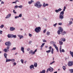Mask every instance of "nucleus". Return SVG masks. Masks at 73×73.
I'll return each instance as SVG.
<instances>
[{
  "instance_id": "1",
  "label": "nucleus",
  "mask_w": 73,
  "mask_h": 73,
  "mask_svg": "<svg viewBox=\"0 0 73 73\" xmlns=\"http://www.w3.org/2000/svg\"><path fill=\"white\" fill-rule=\"evenodd\" d=\"M34 5L37 8H41L42 5L40 1H37L34 4Z\"/></svg>"
},
{
  "instance_id": "2",
  "label": "nucleus",
  "mask_w": 73,
  "mask_h": 73,
  "mask_svg": "<svg viewBox=\"0 0 73 73\" xmlns=\"http://www.w3.org/2000/svg\"><path fill=\"white\" fill-rule=\"evenodd\" d=\"M35 31L36 33H39L41 31V27H36L35 29Z\"/></svg>"
},
{
  "instance_id": "3",
  "label": "nucleus",
  "mask_w": 73,
  "mask_h": 73,
  "mask_svg": "<svg viewBox=\"0 0 73 73\" xmlns=\"http://www.w3.org/2000/svg\"><path fill=\"white\" fill-rule=\"evenodd\" d=\"M73 63L72 61H69L68 62V65L69 66H72L73 65Z\"/></svg>"
},
{
  "instance_id": "4",
  "label": "nucleus",
  "mask_w": 73,
  "mask_h": 73,
  "mask_svg": "<svg viewBox=\"0 0 73 73\" xmlns=\"http://www.w3.org/2000/svg\"><path fill=\"white\" fill-rule=\"evenodd\" d=\"M11 42L9 41H8L5 43V45L6 46H11Z\"/></svg>"
},
{
  "instance_id": "5",
  "label": "nucleus",
  "mask_w": 73,
  "mask_h": 73,
  "mask_svg": "<svg viewBox=\"0 0 73 73\" xmlns=\"http://www.w3.org/2000/svg\"><path fill=\"white\" fill-rule=\"evenodd\" d=\"M15 30V28L13 27H10V31H13Z\"/></svg>"
},
{
  "instance_id": "6",
  "label": "nucleus",
  "mask_w": 73,
  "mask_h": 73,
  "mask_svg": "<svg viewBox=\"0 0 73 73\" xmlns=\"http://www.w3.org/2000/svg\"><path fill=\"white\" fill-rule=\"evenodd\" d=\"M21 50L22 52L23 53H24V47L23 46H22L21 48Z\"/></svg>"
},
{
  "instance_id": "7",
  "label": "nucleus",
  "mask_w": 73,
  "mask_h": 73,
  "mask_svg": "<svg viewBox=\"0 0 73 73\" xmlns=\"http://www.w3.org/2000/svg\"><path fill=\"white\" fill-rule=\"evenodd\" d=\"M59 19L60 20H62L64 19V15H59Z\"/></svg>"
},
{
  "instance_id": "8",
  "label": "nucleus",
  "mask_w": 73,
  "mask_h": 73,
  "mask_svg": "<svg viewBox=\"0 0 73 73\" xmlns=\"http://www.w3.org/2000/svg\"><path fill=\"white\" fill-rule=\"evenodd\" d=\"M11 14H9L7 15L5 17V19H9L11 17Z\"/></svg>"
},
{
  "instance_id": "9",
  "label": "nucleus",
  "mask_w": 73,
  "mask_h": 73,
  "mask_svg": "<svg viewBox=\"0 0 73 73\" xmlns=\"http://www.w3.org/2000/svg\"><path fill=\"white\" fill-rule=\"evenodd\" d=\"M18 37H19V39H20V40H21V38H24V36L22 35H18Z\"/></svg>"
},
{
  "instance_id": "10",
  "label": "nucleus",
  "mask_w": 73,
  "mask_h": 73,
  "mask_svg": "<svg viewBox=\"0 0 73 73\" xmlns=\"http://www.w3.org/2000/svg\"><path fill=\"white\" fill-rule=\"evenodd\" d=\"M29 68L30 69H32V68L33 69H35V68L34 67V65H31L29 66Z\"/></svg>"
},
{
  "instance_id": "11",
  "label": "nucleus",
  "mask_w": 73,
  "mask_h": 73,
  "mask_svg": "<svg viewBox=\"0 0 73 73\" xmlns=\"http://www.w3.org/2000/svg\"><path fill=\"white\" fill-rule=\"evenodd\" d=\"M59 31L60 32H63V29L61 27H59Z\"/></svg>"
},
{
  "instance_id": "12",
  "label": "nucleus",
  "mask_w": 73,
  "mask_h": 73,
  "mask_svg": "<svg viewBox=\"0 0 73 73\" xmlns=\"http://www.w3.org/2000/svg\"><path fill=\"white\" fill-rule=\"evenodd\" d=\"M64 11H61L60 14V15H61L62 16H64Z\"/></svg>"
},
{
  "instance_id": "13",
  "label": "nucleus",
  "mask_w": 73,
  "mask_h": 73,
  "mask_svg": "<svg viewBox=\"0 0 73 73\" xmlns=\"http://www.w3.org/2000/svg\"><path fill=\"white\" fill-rule=\"evenodd\" d=\"M32 3H34V1H33V0H31V1H28V4H32Z\"/></svg>"
},
{
  "instance_id": "14",
  "label": "nucleus",
  "mask_w": 73,
  "mask_h": 73,
  "mask_svg": "<svg viewBox=\"0 0 73 73\" xmlns=\"http://www.w3.org/2000/svg\"><path fill=\"white\" fill-rule=\"evenodd\" d=\"M50 67V68H49L48 69H50V70H49V71H50V72H53V68L51 67Z\"/></svg>"
},
{
  "instance_id": "15",
  "label": "nucleus",
  "mask_w": 73,
  "mask_h": 73,
  "mask_svg": "<svg viewBox=\"0 0 73 73\" xmlns=\"http://www.w3.org/2000/svg\"><path fill=\"white\" fill-rule=\"evenodd\" d=\"M6 62H9V61H11V59H8L7 58L6 59Z\"/></svg>"
},
{
  "instance_id": "16",
  "label": "nucleus",
  "mask_w": 73,
  "mask_h": 73,
  "mask_svg": "<svg viewBox=\"0 0 73 73\" xmlns=\"http://www.w3.org/2000/svg\"><path fill=\"white\" fill-rule=\"evenodd\" d=\"M33 51L32 50H30L29 52V54H31L32 55H33V54H33Z\"/></svg>"
},
{
  "instance_id": "17",
  "label": "nucleus",
  "mask_w": 73,
  "mask_h": 73,
  "mask_svg": "<svg viewBox=\"0 0 73 73\" xmlns=\"http://www.w3.org/2000/svg\"><path fill=\"white\" fill-rule=\"evenodd\" d=\"M60 40L62 41H63V42H65V38H61Z\"/></svg>"
},
{
  "instance_id": "18",
  "label": "nucleus",
  "mask_w": 73,
  "mask_h": 73,
  "mask_svg": "<svg viewBox=\"0 0 73 73\" xmlns=\"http://www.w3.org/2000/svg\"><path fill=\"white\" fill-rule=\"evenodd\" d=\"M4 56L5 57V58H7V56H8V54H6V53H4Z\"/></svg>"
},
{
  "instance_id": "19",
  "label": "nucleus",
  "mask_w": 73,
  "mask_h": 73,
  "mask_svg": "<svg viewBox=\"0 0 73 73\" xmlns=\"http://www.w3.org/2000/svg\"><path fill=\"white\" fill-rule=\"evenodd\" d=\"M11 37L12 38H16V35H14L13 34H12Z\"/></svg>"
},
{
  "instance_id": "20",
  "label": "nucleus",
  "mask_w": 73,
  "mask_h": 73,
  "mask_svg": "<svg viewBox=\"0 0 73 73\" xmlns=\"http://www.w3.org/2000/svg\"><path fill=\"white\" fill-rule=\"evenodd\" d=\"M12 34H9L7 35V37L8 38H11V37H12Z\"/></svg>"
},
{
  "instance_id": "21",
  "label": "nucleus",
  "mask_w": 73,
  "mask_h": 73,
  "mask_svg": "<svg viewBox=\"0 0 73 73\" xmlns=\"http://www.w3.org/2000/svg\"><path fill=\"white\" fill-rule=\"evenodd\" d=\"M10 46H7V51L8 52L9 51V49L10 48Z\"/></svg>"
},
{
  "instance_id": "22",
  "label": "nucleus",
  "mask_w": 73,
  "mask_h": 73,
  "mask_svg": "<svg viewBox=\"0 0 73 73\" xmlns=\"http://www.w3.org/2000/svg\"><path fill=\"white\" fill-rule=\"evenodd\" d=\"M59 44L60 45H62L63 44V42L59 41Z\"/></svg>"
},
{
  "instance_id": "23",
  "label": "nucleus",
  "mask_w": 73,
  "mask_h": 73,
  "mask_svg": "<svg viewBox=\"0 0 73 73\" xmlns=\"http://www.w3.org/2000/svg\"><path fill=\"white\" fill-rule=\"evenodd\" d=\"M39 73H45V70H43L42 71H40Z\"/></svg>"
},
{
  "instance_id": "24",
  "label": "nucleus",
  "mask_w": 73,
  "mask_h": 73,
  "mask_svg": "<svg viewBox=\"0 0 73 73\" xmlns=\"http://www.w3.org/2000/svg\"><path fill=\"white\" fill-rule=\"evenodd\" d=\"M62 47L61 46H60V53H62Z\"/></svg>"
},
{
  "instance_id": "25",
  "label": "nucleus",
  "mask_w": 73,
  "mask_h": 73,
  "mask_svg": "<svg viewBox=\"0 0 73 73\" xmlns=\"http://www.w3.org/2000/svg\"><path fill=\"white\" fill-rule=\"evenodd\" d=\"M11 61H12V62H15V59H11Z\"/></svg>"
},
{
  "instance_id": "26",
  "label": "nucleus",
  "mask_w": 73,
  "mask_h": 73,
  "mask_svg": "<svg viewBox=\"0 0 73 73\" xmlns=\"http://www.w3.org/2000/svg\"><path fill=\"white\" fill-rule=\"evenodd\" d=\"M50 32L47 31L46 32V35H50Z\"/></svg>"
},
{
  "instance_id": "27",
  "label": "nucleus",
  "mask_w": 73,
  "mask_h": 73,
  "mask_svg": "<svg viewBox=\"0 0 73 73\" xmlns=\"http://www.w3.org/2000/svg\"><path fill=\"white\" fill-rule=\"evenodd\" d=\"M34 66L35 67H37V64L36 63H35Z\"/></svg>"
},
{
  "instance_id": "28",
  "label": "nucleus",
  "mask_w": 73,
  "mask_h": 73,
  "mask_svg": "<svg viewBox=\"0 0 73 73\" xmlns=\"http://www.w3.org/2000/svg\"><path fill=\"white\" fill-rule=\"evenodd\" d=\"M45 43H43L40 46V48H42L43 46H44V45H45Z\"/></svg>"
},
{
  "instance_id": "29",
  "label": "nucleus",
  "mask_w": 73,
  "mask_h": 73,
  "mask_svg": "<svg viewBox=\"0 0 73 73\" xmlns=\"http://www.w3.org/2000/svg\"><path fill=\"white\" fill-rule=\"evenodd\" d=\"M51 52V50H48L46 51V53H50Z\"/></svg>"
},
{
  "instance_id": "30",
  "label": "nucleus",
  "mask_w": 73,
  "mask_h": 73,
  "mask_svg": "<svg viewBox=\"0 0 73 73\" xmlns=\"http://www.w3.org/2000/svg\"><path fill=\"white\" fill-rule=\"evenodd\" d=\"M66 9V6H64L63 11H65V9Z\"/></svg>"
},
{
  "instance_id": "31",
  "label": "nucleus",
  "mask_w": 73,
  "mask_h": 73,
  "mask_svg": "<svg viewBox=\"0 0 73 73\" xmlns=\"http://www.w3.org/2000/svg\"><path fill=\"white\" fill-rule=\"evenodd\" d=\"M66 32L65 31H64L62 33V35H65V34H66Z\"/></svg>"
},
{
  "instance_id": "32",
  "label": "nucleus",
  "mask_w": 73,
  "mask_h": 73,
  "mask_svg": "<svg viewBox=\"0 0 73 73\" xmlns=\"http://www.w3.org/2000/svg\"><path fill=\"white\" fill-rule=\"evenodd\" d=\"M23 7V6L22 5H21L19 6H18V7L19 8H22Z\"/></svg>"
},
{
  "instance_id": "33",
  "label": "nucleus",
  "mask_w": 73,
  "mask_h": 73,
  "mask_svg": "<svg viewBox=\"0 0 73 73\" xmlns=\"http://www.w3.org/2000/svg\"><path fill=\"white\" fill-rule=\"evenodd\" d=\"M4 25H1L0 26V27L1 29H2L4 27Z\"/></svg>"
},
{
  "instance_id": "34",
  "label": "nucleus",
  "mask_w": 73,
  "mask_h": 73,
  "mask_svg": "<svg viewBox=\"0 0 73 73\" xmlns=\"http://www.w3.org/2000/svg\"><path fill=\"white\" fill-rule=\"evenodd\" d=\"M45 4H46L45 3V2H44V3H43L42 6H43V8H44L45 6Z\"/></svg>"
},
{
  "instance_id": "35",
  "label": "nucleus",
  "mask_w": 73,
  "mask_h": 73,
  "mask_svg": "<svg viewBox=\"0 0 73 73\" xmlns=\"http://www.w3.org/2000/svg\"><path fill=\"white\" fill-rule=\"evenodd\" d=\"M16 48L13 47L12 49H11V50H16Z\"/></svg>"
},
{
  "instance_id": "36",
  "label": "nucleus",
  "mask_w": 73,
  "mask_h": 73,
  "mask_svg": "<svg viewBox=\"0 0 73 73\" xmlns=\"http://www.w3.org/2000/svg\"><path fill=\"white\" fill-rule=\"evenodd\" d=\"M3 51H4V52H8L7 51V48H4L3 49Z\"/></svg>"
},
{
  "instance_id": "37",
  "label": "nucleus",
  "mask_w": 73,
  "mask_h": 73,
  "mask_svg": "<svg viewBox=\"0 0 73 73\" xmlns=\"http://www.w3.org/2000/svg\"><path fill=\"white\" fill-rule=\"evenodd\" d=\"M54 51L53 48H52L51 50V53L52 54H53V51Z\"/></svg>"
},
{
  "instance_id": "38",
  "label": "nucleus",
  "mask_w": 73,
  "mask_h": 73,
  "mask_svg": "<svg viewBox=\"0 0 73 73\" xmlns=\"http://www.w3.org/2000/svg\"><path fill=\"white\" fill-rule=\"evenodd\" d=\"M20 61L21 62L22 64H23L24 63V60L21 59Z\"/></svg>"
},
{
  "instance_id": "39",
  "label": "nucleus",
  "mask_w": 73,
  "mask_h": 73,
  "mask_svg": "<svg viewBox=\"0 0 73 73\" xmlns=\"http://www.w3.org/2000/svg\"><path fill=\"white\" fill-rule=\"evenodd\" d=\"M37 52V49H35V51L33 52V54H35V52Z\"/></svg>"
},
{
  "instance_id": "40",
  "label": "nucleus",
  "mask_w": 73,
  "mask_h": 73,
  "mask_svg": "<svg viewBox=\"0 0 73 73\" xmlns=\"http://www.w3.org/2000/svg\"><path fill=\"white\" fill-rule=\"evenodd\" d=\"M62 68L64 70H65V69H66V67L64 66H63L62 67Z\"/></svg>"
},
{
  "instance_id": "41",
  "label": "nucleus",
  "mask_w": 73,
  "mask_h": 73,
  "mask_svg": "<svg viewBox=\"0 0 73 73\" xmlns=\"http://www.w3.org/2000/svg\"><path fill=\"white\" fill-rule=\"evenodd\" d=\"M50 44H54L55 42H54V41H52L50 42Z\"/></svg>"
},
{
  "instance_id": "42",
  "label": "nucleus",
  "mask_w": 73,
  "mask_h": 73,
  "mask_svg": "<svg viewBox=\"0 0 73 73\" xmlns=\"http://www.w3.org/2000/svg\"><path fill=\"white\" fill-rule=\"evenodd\" d=\"M54 62H55V61H53L52 62L50 63V65H52V64H54Z\"/></svg>"
},
{
  "instance_id": "43",
  "label": "nucleus",
  "mask_w": 73,
  "mask_h": 73,
  "mask_svg": "<svg viewBox=\"0 0 73 73\" xmlns=\"http://www.w3.org/2000/svg\"><path fill=\"white\" fill-rule=\"evenodd\" d=\"M58 11L59 12H60L61 11H62V9H61L60 8H59L58 9Z\"/></svg>"
},
{
  "instance_id": "44",
  "label": "nucleus",
  "mask_w": 73,
  "mask_h": 73,
  "mask_svg": "<svg viewBox=\"0 0 73 73\" xmlns=\"http://www.w3.org/2000/svg\"><path fill=\"white\" fill-rule=\"evenodd\" d=\"M29 37H31L32 36V35L30 33L29 34Z\"/></svg>"
},
{
  "instance_id": "45",
  "label": "nucleus",
  "mask_w": 73,
  "mask_h": 73,
  "mask_svg": "<svg viewBox=\"0 0 73 73\" xmlns=\"http://www.w3.org/2000/svg\"><path fill=\"white\" fill-rule=\"evenodd\" d=\"M71 73H73V69H70L69 70Z\"/></svg>"
},
{
  "instance_id": "46",
  "label": "nucleus",
  "mask_w": 73,
  "mask_h": 73,
  "mask_svg": "<svg viewBox=\"0 0 73 73\" xmlns=\"http://www.w3.org/2000/svg\"><path fill=\"white\" fill-rule=\"evenodd\" d=\"M55 12H56V13H58V12H59V11H58V9L55 10Z\"/></svg>"
},
{
  "instance_id": "47",
  "label": "nucleus",
  "mask_w": 73,
  "mask_h": 73,
  "mask_svg": "<svg viewBox=\"0 0 73 73\" xmlns=\"http://www.w3.org/2000/svg\"><path fill=\"white\" fill-rule=\"evenodd\" d=\"M53 46L55 48H57V46L55 44H53Z\"/></svg>"
},
{
  "instance_id": "48",
  "label": "nucleus",
  "mask_w": 73,
  "mask_h": 73,
  "mask_svg": "<svg viewBox=\"0 0 73 73\" xmlns=\"http://www.w3.org/2000/svg\"><path fill=\"white\" fill-rule=\"evenodd\" d=\"M69 25H71L73 23L72 21H69Z\"/></svg>"
},
{
  "instance_id": "49",
  "label": "nucleus",
  "mask_w": 73,
  "mask_h": 73,
  "mask_svg": "<svg viewBox=\"0 0 73 73\" xmlns=\"http://www.w3.org/2000/svg\"><path fill=\"white\" fill-rule=\"evenodd\" d=\"M19 17H22V14H21L19 15L18 16Z\"/></svg>"
},
{
  "instance_id": "50",
  "label": "nucleus",
  "mask_w": 73,
  "mask_h": 73,
  "mask_svg": "<svg viewBox=\"0 0 73 73\" xmlns=\"http://www.w3.org/2000/svg\"><path fill=\"white\" fill-rule=\"evenodd\" d=\"M58 35H60V31L58 30L57 32Z\"/></svg>"
},
{
  "instance_id": "51",
  "label": "nucleus",
  "mask_w": 73,
  "mask_h": 73,
  "mask_svg": "<svg viewBox=\"0 0 73 73\" xmlns=\"http://www.w3.org/2000/svg\"><path fill=\"white\" fill-rule=\"evenodd\" d=\"M58 25H62V23H58Z\"/></svg>"
},
{
  "instance_id": "52",
  "label": "nucleus",
  "mask_w": 73,
  "mask_h": 73,
  "mask_svg": "<svg viewBox=\"0 0 73 73\" xmlns=\"http://www.w3.org/2000/svg\"><path fill=\"white\" fill-rule=\"evenodd\" d=\"M15 19H18V18H19V16H15Z\"/></svg>"
},
{
  "instance_id": "53",
  "label": "nucleus",
  "mask_w": 73,
  "mask_h": 73,
  "mask_svg": "<svg viewBox=\"0 0 73 73\" xmlns=\"http://www.w3.org/2000/svg\"><path fill=\"white\" fill-rule=\"evenodd\" d=\"M57 25V23H56L55 24H54L53 25L54 27H56V25Z\"/></svg>"
},
{
  "instance_id": "54",
  "label": "nucleus",
  "mask_w": 73,
  "mask_h": 73,
  "mask_svg": "<svg viewBox=\"0 0 73 73\" xmlns=\"http://www.w3.org/2000/svg\"><path fill=\"white\" fill-rule=\"evenodd\" d=\"M55 49L57 50V52H58V47L55 48Z\"/></svg>"
},
{
  "instance_id": "55",
  "label": "nucleus",
  "mask_w": 73,
  "mask_h": 73,
  "mask_svg": "<svg viewBox=\"0 0 73 73\" xmlns=\"http://www.w3.org/2000/svg\"><path fill=\"white\" fill-rule=\"evenodd\" d=\"M42 40L43 42H46V40L45 39H43Z\"/></svg>"
},
{
  "instance_id": "56",
  "label": "nucleus",
  "mask_w": 73,
  "mask_h": 73,
  "mask_svg": "<svg viewBox=\"0 0 73 73\" xmlns=\"http://www.w3.org/2000/svg\"><path fill=\"white\" fill-rule=\"evenodd\" d=\"M49 70H50V69L49 68H48V69L47 70V71H46V73H48V71H49Z\"/></svg>"
},
{
  "instance_id": "57",
  "label": "nucleus",
  "mask_w": 73,
  "mask_h": 73,
  "mask_svg": "<svg viewBox=\"0 0 73 73\" xmlns=\"http://www.w3.org/2000/svg\"><path fill=\"white\" fill-rule=\"evenodd\" d=\"M13 65L14 66H15V65H16V63L15 62H14L13 63Z\"/></svg>"
},
{
  "instance_id": "58",
  "label": "nucleus",
  "mask_w": 73,
  "mask_h": 73,
  "mask_svg": "<svg viewBox=\"0 0 73 73\" xmlns=\"http://www.w3.org/2000/svg\"><path fill=\"white\" fill-rule=\"evenodd\" d=\"M32 41H29V44H31V43H32Z\"/></svg>"
},
{
  "instance_id": "59",
  "label": "nucleus",
  "mask_w": 73,
  "mask_h": 73,
  "mask_svg": "<svg viewBox=\"0 0 73 73\" xmlns=\"http://www.w3.org/2000/svg\"><path fill=\"white\" fill-rule=\"evenodd\" d=\"M2 32H3V31L0 30V35H2Z\"/></svg>"
},
{
  "instance_id": "60",
  "label": "nucleus",
  "mask_w": 73,
  "mask_h": 73,
  "mask_svg": "<svg viewBox=\"0 0 73 73\" xmlns=\"http://www.w3.org/2000/svg\"><path fill=\"white\" fill-rule=\"evenodd\" d=\"M13 12L14 13H15V14H16V11H15V10H13Z\"/></svg>"
},
{
  "instance_id": "61",
  "label": "nucleus",
  "mask_w": 73,
  "mask_h": 73,
  "mask_svg": "<svg viewBox=\"0 0 73 73\" xmlns=\"http://www.w3.org/2000/svg\"><path fill=\"white\" fill-rule=\"evenodd\" d=\"M46 29H45L43 31V33H45V32H46Z\"/></svg>"
},
{
  "instance_id": "62",
  "label": "nucleus",
  "mask_w": 73,
  "mask_h": 73,
  "mask_svg": "<svg viewBox=\"0 0 73 73\" xmlns=\"http://www.w3.org/2000/svg\"><path fill=\"white\" fill-rule=\"evenodd\" d=\"M48 5H49V4H48V3H46L44 7H46V6H48Z\"/></svg>"
},
{
  "instance_id": "63",
  "label": "nucleus",
  "mask_w": 73,
  "mask_h": 73,
  "mask_svg": "<svg viewBox=\"0 0 73 73\" xmlns=\"http://www.w3.org/2000/svg\"><path fill=\"white\" fill-rule=\"evenodd\" d=\"M18 7V6L17 5H16L15 6V8H17Z\"/></svg>"
},
{
  "instance_id": "64",
  "label": "nucleus",
  "mask_w": 73,
  "mask_h": 73,
  "mask_svg": "<svg viewBox=\"0 0 73 73\" xmlns=\"http://www.w3.org/2000/svg\"><path fill=\"white\" fill-rule=\"evenodd\" d=\"M62 52H65V50L64 49H62Z\"/></svg>"
}]
</instances>
